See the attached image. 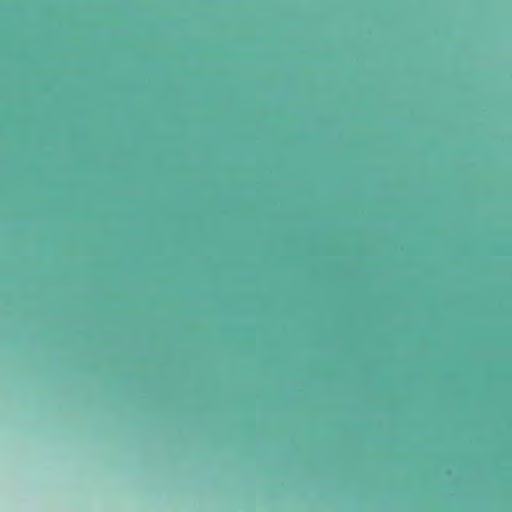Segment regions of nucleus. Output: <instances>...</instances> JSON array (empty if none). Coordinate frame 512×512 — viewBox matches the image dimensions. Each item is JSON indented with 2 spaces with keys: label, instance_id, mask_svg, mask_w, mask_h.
I'll return each mask as SVG.
<instances>
[{
  "label": "nucleus",
  "instance_id": "obj_1",
  "mask_svg": "<svg viewBox=\"0 0 512 512\" xmlns=\"http://www.w3.org/2000/svg\"><path fill=\"white\" fill-rule=\"evenodd\" d=\"M196 227H197V228H200L201 226H200V225H197Z\"/></svg>",
  "mask_w": 512,
  "mask_h": 512
},
{
  "label": "nucleus",
  "instance_id": "obj_2",
  "mask_svg": "<svg viewBox=\"0 0 512 512\" xmlns=\"http://www.w3.org/2000/svg\"><path fill=\"white\" fill-rule=\"evenodd\" d=\"M428 227H429V228H432L433 226H432V225H429Z\"/></svg>",
  "mask_w": 512,
  "mask_h": 512
}]
</instances>
